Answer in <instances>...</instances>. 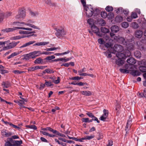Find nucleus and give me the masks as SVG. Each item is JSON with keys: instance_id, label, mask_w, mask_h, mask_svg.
Instances as JSON below:
<instances>
[{"instance_id": "obj_62", "label": "nucleus", "mask_w": 146, "mask_h": 146, "mask_svg": "<svg viewBox=\"0 0 146 146\" xmlns=\"http://www.w3.org/2000/svg\"><path fill=\"white\" fill-rule=\"evenodd\" d=\"M13 144H11V142L9 141H6L5 143V146H13Z\"/></svg>"}, {"instance_id": "obj_22", "label": "nucleus", "mask_w": 146, "mask_h": 146, "mask_svg": "<svg viewBox=\"0 0 146 146\" xmlns=\"http://www.w3.org/2000/svg\"><path fill=\"white\" fill-rule=\"evenodd\" d=\"M111 30L112 32L116 33L119 31V29L118 26L114 25L111 27Z\"/></svg>"}, {"instance_id": "obj_17", "label": "nucleus", "mask_w": 146, "mask_h": 146, "mask_svg": "<svg viewBox=\"0 0 146 146\" xmlns=\"http://www.w3.org/2000/svg\"><path fill=\"white\" fill-rule=\"evenodd\" d=\"M1 121L2 122H3L6 125H9L10 126L13 127V128L15 129L20 128L19 127H18L17 125L13 124L11 122H8L7 121H4L3 119H2Z\"/></svg>"}, {"instance_id": "obj_39", "label": "nucleus", "mask_w": 146, "mask_h": 146, "mask_svg": "<svg viewBox=\"0 0 146 146\" xmlns=\"http://www.w3.org/2000/svg\"><path fill=\"white\" fill-rule=\"evenodd\" d=\"M19 138V137L17 135H14L13 136H12V137L11 138H8V139L9 140V141L11 142H13V141H14L13 140V139H18Z\"/></svg>"}, {"instance_id": "obj_2", "label": "nucleus", "mask_w": 146, "mask_h": 146, "mask_svg": "<svg viewBox=\"0 0 146 146\" xmlns=\"http://www.w3.org/2000/svg\"><path fill=\"white\" fill-rule=\"evenodd\" d=\"M17 29H23L27 30L32 31V29L29 28H25L20 27H13V28H7L3 29L1 30L2 31L6 33H9L10 32H13L14 31L17 30Z\"/></svg>"}, {"instance_id": "obj_38", "label": "nucleus", "mask_w": 146, "mask_h": 146, "mask_svg": "<svg viewBox=\"0 0 146 146\" xmlns=\"http://www.w3.org/2000/svg\"><path fill=\"white\" fill-rule=\"evenodd\" d=\"M100 30L101 31L104 33H106L109 32V30L105 27H102Z\"/></svg>"}, {"instance_id": "obj_28", "label": "nucleus", "mask_w": 146, "mask_h": 146, "mask_svg": "<svg viewBox=\"0 0 146 146\" xmlns=\"http://www.w3.org/2000/svg\"><path fill=\"white\" fill-rule=\"evenodd\" d=\"M3 88H7L11 86L10 83L9 82H3L1 84Z\"/></svg>"}, {"instance_id": "obj_8", "label": "nucleus", "mask_w": 146, "mask_h": 146, "mask_svg": "<svg viewBox=\"0 0 146 146\" xmlns=\"http://www.w3.org/2000/svg\"><path fill=\"white\" fill-rule=\"evenodd\" d=\"M19 42V41H17V42L15 41L12 42L8 44L7 46L4 47H3V50H6L13 48L15 47Z\"/></svg>"}, {"instance_id": "obj_45", "label": "nucleus", "mask_w": 146, "mask_h": 146, "mask_svg": "<svg viewBox=\"0 0 146 146\" xmlns=\"http://www.w3.org/2000/svg\"><path fill=\"white\" fill-rule=\"evenodd\" d=\"M42 59L41 58H37L35 61V64H39L42 62Z\"/></svg>"}, {"instance_id": "obj_46", "label": "nucleus", "mask_w": 146, "mask_h": 146, "mask_svg": "<svg viewBox=\"0 0 146 146\" xmlns=\"http://www.w3.org/2000/svg\"><path fill=\"white\" fill-rule=\"evenodd\" d=\"M131 25L132 28L134 29H136L139 27L138 25L136 22L132 23H131Z\"/></svg>"}, {"instance_id": "obj_41", "label": "nucleus", "mask_w": 146, "mask_h": 146, "mask_svg": "<svg viewBox=\"0 0 146 146\" xmlns=\"http://www.w3.org/2000/svg\"><path fill=\"white\" fill-rule=\"evenodd\" d=\"M105 10L107 11L110 12L112 11L113 9L112 6L108 5L106 7Z\"/></svg>"}, {"instance_id": "obj_21", "label": "nucleus", "mask_w": 146, "mask_h": 146, "mask_svg": "<svg viewBox=\"0 0 146 146\" xmlns=\"http://www.w3.org/2000/svg\"><path fill=\"white\" fill-rule=\"evenodd\" d=\"M124 63V60L121 58H118L117 59L115 60L116 64L119 66L122 65Z\"/></svg>"}, {"instance_id": "obj_19", "label": "nucleus", "mask_w": 146, "mask_h": 146, "mask_svg": "<svg viewBox=\"0 0 146 146\" xmlns=\"http://www.w3.org/2000/svg\"><path fill=\"white\" fill-rule=\"evenodd\" d=\"M104 53L108 58H110L111 57V53H115V52L113 51L112 50H110L109 49L107 51L104 52Z\"/></svg>"}, {"instance_id": "obj_29", "label": "nucleus", "mask_w": 146, "mask_h": 146, "mask_svg": "<svg viewBox=\"0 0 146 146\" xmlns=\"http://www.w3.org/2000/svg\"><path fill=\"white\" fill-rule=\"evenodd\" d=\"M105 21L103 19H98V24L103 26H104L106 24Z\"/></svg>"}, {"instance_id": "obj_12", "label": "nucleus", "mask_w": 146, "mask_h": 146, "mask_svg": "<svg viewBox=\"0 0 146 146\" xmlns=\"http://www.w3.org/2000/svg\"><path fill=\"white\" fill-rule=\"evenodd\" d=\"M18 17L19 18H23L25 17L26 15L25 9L24 8L20 9L18 11Z\"/></svg>"}, {"instance_id": "obj_43", "label": "nucleus", "mask_w": 146, "mask_h": 146, "mask_svg": "<svg viewBox=\"0 0 146 146\" xmlns=\"http://www.w3.org/2000/svg\"><path fill=\"white\" fill-rule=\"evenodd\" d=\"M123 52L125 55L126 58L127 57L130 56L131 55V53L130 51L128 50H125L123 51Z\"/></svg>"}, {"instance_id": "obj_51", "label": "nucleus", "mask_w": 146, "mask_h": 146, "mask_svg": "<svg viewBox=\"0 0 146 146\" xmlns=\"http://www.w3.org/2000/svg\"><path fill=\"white\" fill-rule=\"evenodd\" d=\"M94 135H91L90 136L87 135L84 137V139L85 140H90L94 138Z\"/></svg>"}, {"instance_id": "obj_56", "label": "nucleus", "mask_w": 146, "mask_h": 146, "mask_svg": "<svg viewBox=\"0 0 146 146\" xmlns=\"http://www.w3.org/2000/svg\"><path fill=\"white\" fill-rule=\"evenodd\" d=\"M129 12V11L128 9H124L123 8L122 13H123L125 15H128Z\"/></svg>"}, {"instance_id": "obj_26", "label": "nucleus", "mask_w": 146, "mask_h": 146, "mask_svg": "<svg viewBox=\"0 0 146 146\" xmlns=\"http://www.w3.org/2000/svg\"><path fill=\"white\" fill-rule=\"evenodd\" d=\"M80 93L82 95L86 96H89L92 95V92L89 91H81Z\"/></svg>"}, {"instance_id": "obj_6", "label": "nucleus", "mask_w": 146, "mask_h": 146, "mask_svg": "<svg viewBox=\"0 0 146 146\" xmlns=\"http://www.w3.org/2000/svg\"><path fill=\"white\" fill-rule=\"evenodd\" d=\"M134 38L132 37L130 39L127 40V44L126 46L127 49L130 50H132L134 49V46L133 44L134 43Z\"/></svg>"}, {"instance_id": "obj_44", "label": "nucleus", "mask_w": 146, "mask_h": 146, "mask_svg": "<svg viewBox=\"0 0 146 146\" xmlns=\"http://www.w3.org/2000/svg\"><path fill=\"white\" fill-rule=\"evenodd\" d=\"M38 70V66H36L33 67H29L28 69L29 71H33Z\"/></svg>"}, {"instance_id": "obj_30", "label": "nucleus", "mask_w": 146, "mask_h": 146, "mask_svg": "<svg viewBox=\"0 0 146 146\" xmlns=\"http://www.w3.org/2000/svg\"><path fill=\"white\" fill-rule=\"evenodd\" d=\"M87 22L90 25L91 27L92 26H95V24L96 23V21H95L93 19H88Z\"/></svg>"}, {"instance_id": "obj_47", "label": "nucleus", "mask_w": 146, "mask_h": 146, "mask_svg": "<svg viewBox=\"0 0 146 146\" xmlns=\"http://www.w3.org/2000/svg\"><path fill=\"white\" fill-rule=\"evenodd\" d=\"M121 25L122 27L124 28H127L129 26L128 23L126 22H124L122 23Z\"/></svg>"}, {"instance_id": "obj_32", "label": "nucleus", "mask_w": 146, "mask_h": 146, "mask_svg": "<svg viewBox=\"0 0 146 146\" xmlns=\"http://www.w3.org/2000/svg\"><path fill=\"white\" fill-rule=\"evenodd\" d=\"M26 36H25L23 35L22 36H17L12 37L11 38V39L12 40H15L23 38L26 37Z\"/></svg>"}, {"instance_id": "obj_18", "label": "nucleus", "mask_w": 146, "mask_h": 146, "mask_svg": "<svg viewBox=\"0 0 146 146\" xmlns=\"http://www.w3.org/2000/svg\"><path fill=\"white\" fill-rule=\"evenodd\" d=\"M143 34V32L142 31L137 30L135 33V36L137 38H140L142 36Z\"/></svg>"}, {"instance_id": "obj_61", "label": "nucleus", "mask_w": 146, "mask_h": 146, "mask_svg": "<svg viewBox=\"0 0 146 146\" xmlns=\"http://www.w3.org/2000/svg\"><path fill=\"white\" fill-rule=\"evenodd\" d=\"M55 58V56H48L45 59L46 60H50L52 59H54Z\"/></svg>"}, {"instance_id": "obj_60", "label": "nucleus", "mask_w": 146, "mask_h": 146, "mask_svg": "<svg viewBox=\"0 0 146 146\" xmlns=\"http://www.w3.org/2000/svg\"><path fill=\"white\" fill-rule=\"evenodd\" d=\"M8 41H5L4 42H0V49L3 47L5 43H7Z\"/></svg>"}, {"instance_id": "obj_52", "label": "nucleus", "mask_w": 146, "mask_h": 146, "mask_svg": "<svg viewBox=\"0 0 146 146\" xmlns=\"http://www.w3.org/2000/svg\"><path fill=\"white\" fill-rule=\"evenodd\" d=\"M120 19H113L112 20H111V22L113 24H116L120 22V21H119V20Z\"/></svg>"}, {"instance_id": "obj_36", "label": "nucleus", "mask_w": 146, "mask_h": 146, "mask_svg": "<svg viewBox=\"0 0 146 146\" xmlns=\"http://www.w3.org/2000/svg\"><path fill=\"white\" fill-rule=\"evenodd\" d=\"M129 68H128V69H127L125 68V69L120 68L119 69L120 71L122 73H128L129 72V71H131V70H129Z\"/></svg>"}, {"instance_id": "obj_54", "label": "nucleus", "mask_w": 146, "mask_h": 146, "mask_svg": "<svg viewBox=\"0 0 146 146\" xmlns=\"http://www.w3.org/2000/svg\"><path fill=\"white\" fill-rule=\"evenodd\" d=\"M139 95L142 97H144L146 98V88H145L143 90V93H140Z\"/></svg>"}, {"instance_id": "obj_10", "label": "nucleus", "mask_w": 146, "mask_h": 146, "mask_svg": "<svg viewBox=\"0 0 146 146\" xmlns=\"http://www.w3.org/2000/svg\"><path fill=\"white\" fill-rule=\"evenodd\" d=\"M20 24H23L27 26H28L30 27H31L34 29H37L38 30L40 29L34 25H33L31 24L30 23H26L24 22H15L13 23V25H17V26H20Z\"/></svg>"}, {"instance_id": "obj_16", "label": "nucleus", "mask_w": 146, "mask_h": 146, "mask_svg": "<svg viewBox=\"0 0 146 146\" xmlns=\"http://www.w3.org/2000/svg\"><path fill=\"white\" fill-rule=\"evenodd\" d=\"M1 135L4 137H8L12 135V133L6 129H3L1 131Z\"/></svg>"}, {"instance_id": "obj_58", "label": "nucleus", "mask_w": 146, "mask_h": 146, "mask_svg": "<svg viewBox=\"0 0 146 146\" xmlns=\"http://www.w3.org/2000/svg\"><path fill=\"white\" fill-rule=\"evenodd\" d=\"M58 48L57 47H51L49 48H47L45 49L46 51H52L54 50L57 49Z\"/></svg>"}, {"instance_id": "obj_50", "label": "nucleus", "mask_w": 146, "mask_h": 146, "mask_svg": "<svg viewBox=\"0 0 146 146\" xmlns=\"http://www.w3.org/2000/svg\"><path fill=\"white\" fill-rule=\"evenodd\" d=\"M123 10V8L122 7H119L117 9L115 10V11L116 13L117 14L119 13H122V11Z\"/></svg>"}, {"instance_id": "obj_14", "label": "nucleus", "mask_w": 146, "mask_h": 146, "mask_svg": "<svg viewBox=\"0 0 146 146\" xmlns=\"http://www.w3.org/2000/svg\"><path fill=\"white\" fill-rule=\"evenodd\" d=\"M104 114L100 118V120L105 121L108 117V110L104 109L103 110Z\"/></svg>"}, {"instance_id": "obj_55", "label": "nucleus", "mask_w": 146, "mask_h": 146, "mask_svg": "<svg viewBox=\"0 0 146 146\" xmlns=\"http://www.w3.org/2000/svg\"><path fill=\"white\" fill-rule=\"evenodd\" d=\"M12 72L13 73L15 74H20L25 72L24 71H22L19 70H13Z\"/></svg>"}, {"instance_id": "obj_13", "label": "nucleus", "mask_w": 146, "mask_h": 146, "mask_svg": "<svg viewBox=\"0 0 146 146\" xmlns=\"http://www.w3.org/2000/svg\"><path fill=\"white\" fill-rule=\"evenodd\" d=\"M123 49V46L120 45L116 44L115 45L113 48H112V50L113 51L115 52H115H120V51H121Z\"/></svg>"}, {"instance_id": "obj_4", "label": "nucleus", "mask_w": 146, "mask_h": 146, "mask_svg": "<svg viewBox=\"0 0 146 146\" xmlns=\"http://www.w3.org/2000/svg\"><path fill=\"white\" fill-rule=\"evenodd\" d=\"M54 29L56 31V35L58 38H62L66 34V32L64 31L62 27H61L60 29L58 28L55 27H54Z\"/></svg>"}, {"instance_id": "obj_3", "label": "nucleus", "mask_w": 146, "mask_h": 146, "mask_svg": "<svg viewBox=\"0 0 146 146\" xmlns=\"http://www.w3.org/2000/svg\"><path fill=\"white\" fill-rule=\"evenodd\" d=\"M127 62L129 64H126L125 65V67L127 69H128L129 68V70H132L133 69L134 66L133 65L136 63L135 61L134 58H130L127 60Z\"/></svg>"}, {"instance_id": "obj_20", "label": "nucleus", "mask_w": 146, "mask_h": 146, "mask_svg": "<svg viewBox=\"0 0 146 146\" xmlns=\"http://www.w3.org/2000/svg\"><path fill=\"white\" fill-rule=\"evenodd\" d=\"M116 55L117 57L119 58L122 59H124L126 58L123 51L122 52H118L116 53Z\"/></svg>"}, {"instance_id": "obj_33", "label": "nucleus", "mask_w": 146, "mask_h": 146, "mask_svg": "<svg viewBox=\"0 0 146 146\" xmlns=\"http://www.w3.org/2000/svg\"><path fill=\"white\" fill-rule=\"evenodd\" d=\"M49 43V42H37L33 45V46H42V45H47Z\"/></svg>"}, {"instance_id": "obj_5", "label": "nucleus", "mask_w": 146, "mask_h": 146, "mask_svg": "<svg viewBox=\"0 0 146 146\" xmlns=\"http://www.w3.org/2000/svg\"><path fill=\"white\" fill-rule=\"evenodd\" d=\"M43 54L40 51H35L26 54V57L30 58H34Z\"/></svg>"}, {"instance_id": "obj_31", "label": "nucleus", "mask_w": 146, "mask_h": 146, "mask_svg": "<svg viewBox=\"0 0 146 146\" xmlns=\"http://www.w3.org/2000/svg\"><path fill=\"white\" fill-rule=\"evenodd\" d=\"M22 52V51H20L18 52H14L12 53L9 56L7 57L8 59H9L11 58H13L15 56H17L20 54Z\"/></svg>"}, {"instance_id": "obj_27", "label": "nucleus", "mask_w": 146, "mask_h": 146, "mask_svg": "<svg viewBox=\"0 0 146 146\" xmlns=\"http://www.w3.org/2000/svg\"><path fill=\"white\" fill-rule=\"evenodd\" d=\"M36 42L35 41H32L29 42H27L23 45L20 47V48H22L28 46L31 44H33Z\"/></svg>"}, {"instance_id": "obj_49", "label": "nucleus", "mask_w": 146, "mask_h": 146, "mask_svg": "<svg viewBox=\"0 0 146 146\" xmlns=\"http://www.w3.org/2000/svg\"><path fill=\"white\" fill-rule=\"evenodd\" d=\"M131 16V18H136L138 17L137 13L135 12H132Z\"/></svg>"}, {"instance_id": "obj_15", "label": "nucleus", "mask_w": 146, "mask_h": 146, "mask_svg": "<svg viewBox=\"0 0 146 146\" xmlns=\"http://www.w3.org/2000/svg\"><path fill=\"white\" fill-rule=\"evenodd\" d=\"M91 30L92 31L100 36H101V35L99 33V29L95 26H92L91 27Z\"/></svg>"}, {"instance_id": "obj_25", "label": "nucleus", "mask_w": 146, "mask_h": 146, "mask_svg": "<svg viewBox=\"0 0 146 146\" xmlns=\"http://www.w3.org/2000/svg\"><path fill=\"white\" fill-rule=\"evenodd\" d=\"M133 69H132V70L131 71L130 74L133 76H137L140 75V72L137 70H133Z\"/></svg>"}, {"instance_id": "obj_53", "label": "nucleus", "mask_w": 146, "mask_h": 146, "mask_svg": "<svg viewBox=\"0 0 146 146\" xmlns=\"http://www.w3.org/2000/svg\"><path fill=\"white\" fill-rule=\"evenodd\" d=\"M45 84L48 87L53 86V84L51 82L49 81H47L46 80H45Z\"/></svg>"}, {"instance_id": "obj_57", "label": "nucleus", "mask_w": 146, "mask_h": 146, "mask_svg": "<svg viewBox=\"0 0 146 146\" xmlns=\"http://www.w3.org/2000/svg\"><path fill=\"white\" fill-rule=\"evenodd\" d=\"M98 43L100 44H104L105 43V41L102 38H100L98 39Z\"/></svg>"}, {"instance_id": "obj_9", "label": "nucleus", "mask_w": 146, "mask_h": 146, "mask_svg": "<svg viewBox=\"0 0 146 146\" xmlns=\"http://www.w3.org/2000/svg\"><path fill=\"white\" fill-rule=\"evenodd\" d=\"M139 64L141 65L139 68V70L142 72H146V61L145 60L140 61L139 62Z\"/></svg>"}, {"instance_id": "obj_42", "label": "nucleus", "mask_w": 146, "mask_h": 146, "mask_svg": "<svg viewBox=\"0 0 146 146\" xmlns=\"http://www.w3.org/2000/svg\"><path fill=\"white\" fill-rule=\"evenodd\" d=\"M3 17H8L11 16L12 14V13L11 12H7L6 13H2Z\"/></svg>"}, {"instance_id": "obj_1", "label": "nucleus", "mask_w": 146, "mask_h": 146, "mask_svg": "<svg viewBox=\"0 0 146 146\" xmlns=\"http://www.w3.org/2000/svg\"><path fill=\"white\" fill-rule=\"evenodd\" d=\"M84 9L86 11V13L87 16L90 17L92 15L94 16L98 15L99 13L98 10L96 9H94L91 5H88L86 7H85Z\"/></svg>"}, {"instance_id": "obj_48", "label": "nucleus", "mask_w": 146, "mask_h": 146, "mask_svg": "<svg viewBox=\"0 0 146 146\" xmlns=\"http://www.w3.org/2000/svg\"><path fill=\"white\" fill-rule=\"evenodd\" d=\"M26 127L27 128L33 129L34 130H36L37 129L35 125H27L26 126Z\"/></svg>"}, {"instance_id": "obj_40", "label": "nucleus", "mask_w": 146, "mask_h": 146, "mask_svg": "<svg viewBox=\"0 0 146 146\" xmlns=\"http://www.w3.org/2000/svg\"><path fill=\"white\" fill-rule=\"evenodd\" d=\"M104 45L107 48H110V50H112V48L113 45L111 43H105L104 44Z\"/></svg>"}, {"instance_id": "obj_23", "label": "nucleus", "mask_w": 146, "mask_h": 146, "mask_svg": "<svg viewBox=\"0 0 146 146\" xmlns=\"http://www.w3.org/2000/svg\"><path fill=\"white\" fill-rule=\"evenodd\" d=\"M11 143L13 144V146H18L22 143L23 141L21 140L20 141L14 140Z\"/></svg>"}, {"instance_id": "obj_7", "label": "nucleus", "mask_w": 146, "mask_h": 146, "mask_svg": "<svg viewBox=\"0 0 146 146\" xmlns=\"http://www.w3.org/2000/svg\"><path fill=\"white\" fill-rule=\"evenodd\" d=\"M100 15L103 18H113L114 15L113 13H109L108 14L105 11H102L101 12Z\"/></svg>"}, {"instance_id": "obj_37", "label": "nucleus", "mask_w": 146, "mask_h": 146, "mask_svg": "<svg viewBox=\"0 0 146 146\" xmlns=\"http://www.w3.org/2000/svg\"><path fill=\"white\" fill-rule=\"evenodd\" d=\"M135 56L137 58H140L141 57V52L139 51H136L134 53Z\"/></svg>"}, {"instance_id": "obj_35", "label": "nucleus", "mask_w": 146, "mask_h": 146, "mask_svg": "<svg viewBox=\"0 0 146 146\" xmlns=\"http://www.w3.org/2000/svg\"><path fill=\"white\" fill-rule=\"evenodd\" d=\"M40 132L42 133L43 135L48 136L50 137H53L56 136V135H55L49 134V133L46 132L41 131H40Z\"/></svg>"}, {"instance_id": "obj_34", "label": "nucleus", "mask_w": 146, "mask_h": 146, "mask_svg": "<svg viewBox=\"0 0 146 146\" xmlns=\"http://www.w3.org/2000/svg\"><path fill=\"white\" fill-rule=\"evenodd\" d=\"M131 116L130 115L129 117V119L127 120L126 128H130L131 127V124L132 122V119L131 118Z\"/></svg>"}, {"instance_id": "obj_11", "label": "nucleus", "mask_w": 146, "mask_h": 146, "mask_svg": "<svg viewBox=\"0 0 146 146\" xmlns=\"http://www.w3.org/2000/svg\"><path fill=\"white\" fill-rule=\"evenodd\" d=\"M114 39L116 40L118 42L124 45L127 44V40H125L124 38L123 37L115 36L114 37Z\"/></svg>"}, {"instance_id": "obj_24", "label": "nucleus", "mask_w": 146, "mask_h": 146, "mask_svg": "<svg viewBox=\"0 0 146 146\" xmlns=\"http://www.w3.org/2000/svg\"><path fill=\"white\" fill-rule=\"evenodd\" d=\"M42 130L43 131H49L54 134H56L57 132V131L54 130L50 127H47L46 128H43L42 129Z\"/></svg>"}, {"instance_id": "obj_63", "label": "nucleus", "mask_w": 146, "mask_h": 146, "mask_svg": "<svg viewBox=\"0 0 146 146\" xmlns=\"http://www.w3.org/2000/svg\"><path fill=\"white\" fill-rule=\"evenodd\" d=\"M120 108V106L119 105V104H117L115 106V110L116 111H117V112H118Z\"/></svg>"}, {"instance_id": "obj_59", "label": "nucleus", "mask_w": 146, "mask_h": 146, "mask_svg": "<svg viewBox=\"0 0 146 146\" xmlns=\"http://www.w3.org/2000/svg\"><path fill=\"white\" fill-rule=\"evenodd\" d=\"M45 71L48 74L53 73L54 72V71L53 70H51L49 68L45 69Z\"/></svg>"}, {"instance_id": "obj_64", "label": "nucleus", "mask_w": 146, "mask_h": 146, "mask_svg": "<svg viewBox=\"0 0 146 146\" xmlns=\"http://www.w3.org/2000/svg\"><path fill=\"white\" fill-rule=\"evenodd\" d=\"M81 2L84 7V8H85V7L87 6V5H86V2L84 0H81Z\"/></svg>"}]
</instances>
